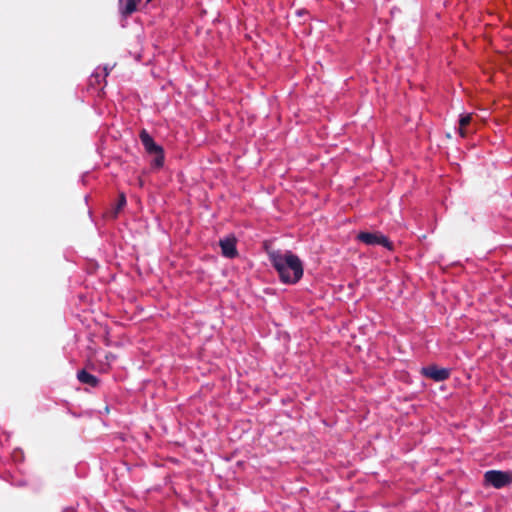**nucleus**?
<instances>
[{
  "label": "nucleus",
  "instance_id": "8",
  "mask_svg": "<svg viewBox=\"0 0 512 512\" xmlns=\"http://www.w3.org/2000/svg\"><path fill=\"white\" fill-rule=\"evenodd\" d=\"M77 378L80 382L91 385V386H96L98 383V380L95 376H93L92 374H90L84 370L78 372Z\"/></svg>",
  "mask_w": 512,
  "mask_h": 512
},
{
  "label": "nucleus",
  "instance_id": "6",
  "mask_svg": "<svg viewBox=\"0 0 512 512\" xmlns=\"http://www.w3.org/2000/svg\"><path fill=\"white\" fill-rule=\"evenodd\" d=\"M236 241L232 237L225 238L220 241V247L222 250V254L225 257L233 258L237 254L236 250Z\"/></svg>",
  "mask_w": 512,
  "mask_h": 512
},
{
  "label": "nucleus",
  "instance_id": "10",
  "mask_svg": "<svg viewBox=\"0 0 512 512\" xmlns=\"http://www.w3.org/2000/svg\"><path fill=\"white\" fill-rule=\"evenodd\" d=\"M126 204V199H125V196L122 194L120 196V199L118 201V204H117V208H116V211L114 213V215L116 216L117 213L124 207V205Z\"/></svg>",
  "mask_w": 512,
  "mask_h": 512
},
{
  "label": "nucleus",
  "instance_id": "9",
  "mask_svg": "<svg viewBox=\"0 0 512 512\" xmlns=\"http://www.w3.org/2000/svg\"><path fill=\"white\" fill-rule=\"evenodd\" d=\"M119 3L123 14H131L136 10L137 0H119Z\"/></svg>",
  "mask_w": 512,
  "mask_h": 512
},
{
  "label": "nucleus",
  "instance_id": "11",
  "mask_svg": "<svg viewBox=\"0 0 512 512\" xmlns=\"http://www.w3.org/2000/svg\"><path fill=\"white\" fill-rule=\"evenodd\" d=\"M152 0H146V3H150Z\"/></svg>",
  "mask_w": 512,
  "mask_h": 512
},
{
  "label": "nucleus",
  "instance_id": "7",
  "mask_svg": "<svg viewBox=\"0 0 512 512\" xmlns=\"http://www.w3.org/2000/svg\"><path fill=\"white\" fill-rule=\"evenodd\" d=\"M474 124V117L472 114L462 115L459 119V134L462 137H466L472 129H470V125Z\"/></svg>",
  "mask_w": 512,
  "mask_h": 512
},
{
  "label": "nucleus",
  "instance_id": "1",
  "mask_svg": "<svg viewBox=\"0 0 512 512\" xmlns=\"http://www.w3.org/2000/svg\"><path fill=\"white\" fill-rule=\"evenodd\" d=\"M270 260L283 283L294 284L303 275V266L300 259L290 251L272 252L270 253Z\"/></svg>",
  "mask_w": 512,
  "mask_h": 512
},
{
  "label": "nucleus",
  "instance_id": "4",
  "mask_svg": "<svg viewBox=\"0 0 512 512\" xmlns=\"http://www.w3.org/2000/svg\"><path fill=\"white\" fill-rule=\"evenodd\" d=\"M357 238L367 245H381L387 249H392L391 242L380 233L361 232Z\"/></svg>",
  "mask_w": 512,
  "mask_h": 512
},
{
  "label": "nucleus",
  "instance_id": "3",
  "mask_svg": "<svg viewBox=\"0 0 512 512\" xmlns=\"http://www.w3.org/2000/svg\"><path fill=\"white\" fill-rule=\"evenodd\" d=\"M484 478L486 483L499 489L508 485L512 481V473L490 470L485 473Z\"/></svg>",
  "mask_w": 512,
  "mask_h": 512
},
{
  "label": "nucleus",
  "instance_id": "5",
  "mask_svg": "<svg viewBox=\"0 0 512 512\" xmlns=\"http://www.w3.org/2000/svg\"><path fill=\"white\" fill-rule=\"evenodd\" d=\"M425 376L435 380L442 381L449 377L450 371L445 368H439L437 366H428L422 369Z\"/></svg>",
  "mask_w": 512,
  "mask_h": 512
},
{
  "label": "nucleus",
  "instance_id": "2",
  "mask_svg": "<svg viewBox=\"0 0 512 512\" xmlns=\"http://www.w3.org/2000/svg\"><path fill=\"white\" fill-rule=\"evenodd\" d=\"M140 139L145 147V150L154 158L152 159L151 163L152 166L156 168H160L163 165L164 162V155L162 148L157 145L154 140L151 138V136L143 130L140 133Z\"/></svg>",
  "mask_w": 512,
  "mask_h": 512
}]
</instances>
